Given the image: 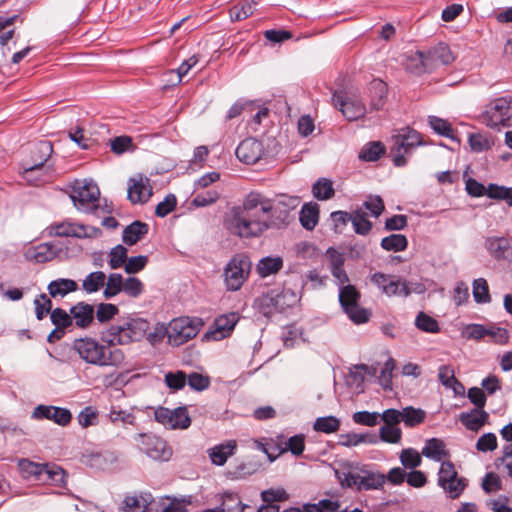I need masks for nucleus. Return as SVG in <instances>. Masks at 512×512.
I'll return each mask as SVG.
<instances>
[{
	"mask_svg": "<svg viewBox=\"0 0 512 512\" xmlns=\"http://www.w3.org/2000/svg\"><path fill=\"white\" fill-rule=\"evenodd\" d=\"M312 194L320 201L331 199L335 195L332 181L327 178L318 179L312 185Z\"/></svg>",
	"mask_w": 512,
	"mask_h": 512,
	"instance_id": "a19ab883",
	"label": "nucleus"
},
{
	"mask_svg": "<svg viewBox=\"0 0 512 512\" xmlns=\"http://www.w3.org/2000/svg\"><path fill=\"white\" fill-rule=\"evenodd\" d=\"M252 263L245 253H237L232 256L224 268L223 277L228 291H238L248 280Z\"/></svg>",
	"mask_w": 512,
	"mask_h": 512,
	"instance_id": "20e7f679",
	"label": "nucleus"
},
{
	"mask_svg": "<svg viewBox=\"0 0 512 512\" xmlns=\"http://www.w3.org/2000/svg\"><path fill=\"white\" fill-rule=\"evenodd\" d=\"M79 425L82 428H88L98 423V411L93 406H87L77 416Z\"/></svg>",
	"mask_w": 512,
	"mask_h": 512,
	"instance_id": "6e6d98bb",
	"label": "nucleus"
},
{
	"mask_svg": "<svg viewBox=\"0 0 512 512\" xmlns=\"http://www.w3.org/2000/svg\"><path fill=\"white\" fill-rule=\"evenodd\" d=\"M482 123L490 128L510 126L512 120V98L500 97L492 100L481 115Z\"/></svg>",
	"mask_w": 512,
	"mask_h": 512,
	"instance_id": "423d86ee",
	"label": "nucleus"
},
{
	"mask_svg": "<svg viewBox=\"0 0 512 512\" xmlns=\"http://www.w3.org/2000/svg\"><path fill=\"white\" fill-rule=\"evenodd\" d=\"M360 292L355 286L348 284L339 291V302L349 319L356 324H363L369 321L371 312L359 305Z\"/></svg>",
	"mask_w": 512,
	"mask_h": 512,
	"instance_id": "6e6552de",
	"label": "nucleus"
},
{
	"mask_svg": "<svg viewBox=\"0 0 512 512\" xmlns=\"http://www.w3.org/2000/svg\"><path fill=\"white\" fill-rule=\"evenodd\" d=\"M122 291L132 298H137L143 293L144 285L140 279L128 277L126 280L123 279Z\"/></svg>",
	"mask_w": 512,
	"mask_h": 512,
	"instance_id": "0e129e2a",
	"label": "nucleus"
},
{
	"mask_svg": "<svg viewBox=\"0 0 512 512\" xmlns=\"http://www.w3.org/2000/svg\"><path fill=\"white\" fill-rule=\"evenodd\" d=\"M148 178L140 177L138 180L131 178L128 187V199L136 203H146L152 196V188Z\"/></svg>",
	"mask_w": 512,
	"mask_h": 512,
	"instance_id": "aec40b11",
	"label": "nucleus"
},
{
	"mask_svg": "<svg viewBox=\"0 0 512 512\" xmlns=\"http://www.w3.org/2000/svg\"><path fill=\"white\" fill-rule=\"evenodd\" d=\"M391 139L393 145L390 147L389 156L392 158L393 164L396 167H403L407 164L405 155L411 153L414 148L411 147V144L405 141L401 143L400 136L397 134L393 135Z\"/></svg>",
	"mask_w": 512,
	"mask_h": 512,
	"instance_id": "b1692460",
	"label": "nucleus"
},
{
	"mask_svg": "<svg viewBox=\"0 0 512 512\" xmlns=\"http://www.w3.org/2000/svg\"><path fill=\"white\" fill-rule=\"evenodd\" d=\"M111 151L121 155L133 148V140L128 135L117 136L110 140Z\"/></svg>",
	"mask_w": 512,
	"mask_h": 512,
	"instance_id": "680f3d73",
	"label": "nucleus"
},
{
	"mask_svg": "<svg viewBox=\"0 0 512 512\" xmlns=\"http://www.w3.org/2000/svg\"><path fill=\"white\" fill-rule=\"evenodd\" d=\"M134 440L139 451L154 461L167 462L173 456L172 446L154 433H138Z\"/></svg>",
	"mask_w": 512,
	"mask_h": 512,
	"instance_id": "39448f33",
	"label": "nucleus"
},
{
	"mask_svg": "<svg viewBox=\"0 0 512 512\" xmlns=\"http://www.w3.org/2000/svg\"><path fill=\"white\" fill-rule=\"evenodd\" d=\"M43 464H39L28 459H21L18 463V468L21 476L28 481H35L40 483Z\"/></svg>",
	"mask_w": 512,
	"mask_h": 512,
	"instance_id": "f704fd0d",
	"label": "nucleus"
},
{
	"mask_svg": "<svg viewBox=\"0 0 512 512\" xmlns=\"http://www.w3.org/2000/svg\"><path fill=\"white\" fill-rule=\"evenodd\" d=\"M426 55L431 68L437 64L448 65L455 59L449 45L443 42H440L431 48Z\"/></svg>",
	"mask_w": 512,
	"mask_h": 512,
	"instance_id": "5701e85b",
	"label": "nucleus"
},
{
	"mask_svg": "<svg viewBox=\"0 0 512 512\" xmlns=\"http://www.w3.org/2000/svg\"><path fill=\"white\" fill-rule=\"evenodd\" d=\"M396 367V361L389 358L382 368L379 376V383L385 390L392 389V372Z\"/></svg>",
	"mask_w": 512,
	"mask_h": 512,
	"instance_id": "e2e57ef3",
	"label": "nucleus"
},
{
	"mask_svg": "<svg viewBox=\"0 0 512 512\" xmlns=\"http://www.w3.org/2000/svg\"><path fill=\"white\" fill-rule=\"evenodd\" d=\"M149 329L150 323L146 319L128 316L103 331L101 340L109 346L129 345L142 341Z\"/></svg>",
	"mask_w": 512,
	"mask_h": 512,
	"instance_id": "f03ea898",
	"label": "nucleus"
},
{
	"mask_svg": "<svg viewBox=\"0 0 512 512\" xmlns=\"http://www.w3.org/2000/svg\"><path fill=\"white\" fill-rule=\"evenodd\" d=\"M53 151L52 144L49 141H40L31 146V161L23 165L24 174L28 178L29 174L35 170L41 169L51 156Z\"/></svg>",
	"mask_w": 512,
	"mask_h": 512,
	"instance_id": "4468645a",
	"label": "nucleus"
},
{
	"mask_svg": "<svg viewBox=\"0 0 512 512\" xmlns=\"http://www.w3.org/2000/svg\"><path fill=\"white\" fill-rule=\"evenodd\" d=\"M385 483V475L375 472H364L360 474L358 490L379 489Z\"/></svg>",
	"mask_w": 512,
	"mask_h": 512,
	"instance_id": "ea45409f",
	"label": "nucleus"
},
{
	"mask_svg": "<svg viewBox=\"0 0 512 512\" xmlns=\"http://www.w3.org/2000/svg\"><path fill=\"white\" fill-rule=\"evenodd\" d=\"M283 267L281 257H265L259 261L256 270L260 277H267L277 273Z\"/></svg>",
	"mask_w": 512,
	"mask_h": 512,
	"instance_id": "e433bc0d",
	"label": "nucleus"
},
{
	"mask_svg": "<svg viewBox=\"0 0 512 512\" xmlns=\"http://www.w3.org/2000/svg\"><path fill=\"white\" fill-rule=\"evenodd\" d=\"M236 447V441L230 440L209 449V457L212 463L217 466L224 465L228 457L234 454Z\"/></svg>",
	"mask_w": 512,
	"mask_h": 512,
	"instance_id": "c85d7f7f",
	"label": "nucleus"
},
{
	"mask_svg": "<svg viewBox=\"0 0 512 512\" xmlns=\"http://www.w3.org/2000/svg\"><path fill=\"white\" fill-rule=\"evenodd\" d=\"M187 376L183 371L168 372L165 375V383L172 390H181L185 387Z\"/></svg>",
	"mask_w": 512,
	"mask_h": 512,
	"instance_id": "774afa93",
	"label": "nucleus"
},
{
	"mask_svg": "<svg viewBox=\"0 0 512 512\" xmlns=\"http://www.w3.org/2000/svg\"><path fill=\"white\" fill-rule=\"evenodd\" d=\"M380 245L386 251L401 252L407 249L408 240L403 234H391L384 237Z\"/></svg>",
	"mask_w": 512,
	"mask_h": 512,
	"instance_id": "37998d69",
	"label": "nucleus"
},
{
	"mask_svg": "<svg viewBox=\"0 0 512 512\" xmlns=\"http://www.w3.org/2000/svg\"><path fill=\"white\" fill-rule=\"evenodd\" d=\"M42 468L40 483L57 486L64 484L65 471L61 467L57 465L43 464Z\"/></svg>",
	"mask_w": 512,
	"mask_h": 512,
	"instance_id": "7c9ffc66",
	"label": "nucleus"
},
{
	"mask_svg": "<svg viewBox=\"0 0 512 512\" xmlns=\"http://www.w3.org/2000/svg\"><path fill=\"white\" fill-rule=\"evenodd\" d=\"M332 102L348 121L358 120L366 113V107L360 100L347 98L343 92L335 91Z\"/></svg>",
	"mask_w": 512,
	"mask_h": 512,
	"instance_id": "9b49d317",
	"label": "nucleus"
},
{
	"mask_svg": "<svg viewBox=\"0 0 512 512\" xmlns=\"http://www.w3.org/2000/svg\"><path fill=\"white\" fill-rule=\"evenodd\" d=\"M127 249L122 245H117L109 253V266L111 269H118L125 265L127 261Z\"/></svg>",
	"mask_w": 512,
	"mask_h": 512,
	"instance_id": "4d7b16f0",
	"label": "nucleus"
},
{
	"mask_svg": "<svg viewBox=\"0 0 512 512\" xmlns=\"http://www.w3.org/2000/svg\"><path fill=\"white\" fill-rule=\"evenodd\" d=\"M438 484L441 486L450 497L458 498L467 486L465 478H459L454 464L449 461H442L438 473Z\"/></svg>",
	"mask_w": 512,
	"mask_h": 512,
	"instance_id": "1a4fd4ad",
	"label": "nucleus"
},
{
	"mask_svg": "<svg viewBox=\"0 0 512 512\" xmlns=\"http://www.w3.org/2000/svg\"><path fill=\"white\" fill-rule=\"evenodd\" d=\"M380 439L383 442L396 444L402 437V431L396 426L384 425L379 430Z\"/></svg>",
	"mask_w": 512,
	"mask_h": 512,
	"instance_id": "69168bd1",
	"label": "nucleus"
},
{
	"mask_svg": "<svg viewBox=\"0 0 512 512\" xmlns=\"http://www.w3.org/2000/svg\"><path fill=\"white\" fill-rule=\"evenodd\" d=\"M203 321L200 318L180 317L173 319L168 327V341L172 346H181L197 336Z\"/></svg>",
	"mask_w": 512,
	"mask_h": 512,
	"instance_id": "0eeeda50",
	"label": "nucleus"
},
{
	"mask_svg": "<svg viewBox=\"0 0 512 512\" xmlns=\"http://www.w3.org/2000/svg\"><path fill=\"white\" fill-rule=\"evenodd\" d=\"M319 205L315 202L305 203L299 213V220L303 228L312 231L319 221Z\"/></svg>",
	"mask_w": 512,
	"mask_h": 512,
	"instance_id": "cd10ccee",
	"label": "nucleus"
},
{
	"mask_svg": "<svg viewBox=\"0 0 512 512\" xmlns=\"http://www.w3.org/2000/svg\"><path fill=\"white\" fill-rule=\"evenodd\" d=\"M73 349L82 360L97 366H119L125 359L121 349L114 348L107 354L105 346L92 338L76 339Z\"/></svg>",
	"mask_w": 512,
	"mask_h": 512,
	"instance_id": "7ed1b4c3",
	"label": "nucleus"
},
{
	"mask_svg": "<svg viewBox=\"0 0 512 512\" xmlns=\"http://www.w3.org/2000/svg\"><path fill=\"white\" fill-rule=\"evenodd\" d=\"M429 124H430L431 128L439 135H442V136H445V137L451 138V139L454 138L453 128L448 121L438 118L436 116H430Z\"/></svg>",
	"mask_w": 512,
	"mask_h": 512,
	"instance_id": "052dcab7",
	"label": "nucleus"
},
{
	"mask_svg": "<svg viewBox=\"0 0 512 512\" xmlns=\"http://www.w3.org/2000/svg\"><path fill=\"white\" fill-rule=\"evenodd\" d=\"M298 202V198H289L288 203L284 201H279L277 204H273L272 206L277 209L276 212H269L268 214L264 215L265 222L268 225V229L275 227V228H282L289 224L290 222V214L289 210L296 207Z\"/></svg>",
	"mask_w": 512,
	"mask_h": 512,
	"instance_id": "dca6fc26",
	"label": "nucleus"
},
{
	"mask_svg": "<svg viewBox=\"0 0 512 512\" xmlns=\"http://www.w3.org/2000/svg\"><path fill=\"white\" fill-rule=\"evenodd\" d=\"M77 288V283L71 279H57L48 285V291L52 297L65 296L69 292L76 291Z\"/></svg>",
	"mask_w": 512,
	"mask_h": 512,
	"instance_id": "58836bf2",
	"label": "nucleus"
},
{
	"mask_svg": "<svg viewBox=\"0 0 512 512\" xmlns=\"http://www.w3.org/2000/svg\"><path fill=\"white\" fill-rule=\"evenodd\" d=\"M406 69L417 75H421L431 69L426 53L416 51L409 56L406 62Z\"/></svg>",
	"mask_w": 512,
	"mask_h": 512,
	"instance_id": "473e14b6",
	"label": "nucleus"
},
{
	"mask_svg": "<svg viewBox=\"0 0 512 512\" xmlns=\"http://www.w3.org/2000/svg\"><path fill=\"white\" fill-rule=\"evenodd\" d=\"M371 110L379 111L386 103L388 86L380 80L374 79L368 86Z\"/></svg>",
	"mask_w": 512,
	"mask_h": 512,
	"instance_id": "4be33fe9",
	"label": "nucleus"
},
{
	"mask_svg": "<svg viewBox=\"0 0 512 512\" xmlns=\"http://www.w3.org/2000/svg\"><path fill=\"white\" fill-rule=\"evenodd\" d=\"M438 379L443 386L452 388L458 392L456 385L461 386V382L455 377V371L451 365H442L438 370Z\"/></svg>",
	"mask_w": 512,
	"mask_h": 512,
	"instance_id": "49530a36",
	"label": "nucleus"
},
{
	"mask_svg": "<svg viewBox=\"0 0 512 512\" xmlns=\"http://www.w3.org/2000/svg\"><path fill=\"white\" fill-rule=\"evenodd\" d=\"M274 295L279 313L293 307L299 301L298 294L290 288H283L279 292L274 291Z\"/></svg>",
	"mask_w": 512,
	"mask_h": 512,
	"instance_id": "4c0bfd02",
	"label": "nucleus"
},
{
	"mask_svg": "<svg viewBox=\"0 0 512 512\" xmlns=\"http://www.w3.org/2000/svg\"><path fill=\"white\" fill-rule=\"evenodd\" d=\"M461 423L470 431H478L487 421L488 413L475 408L470 412H462L459 416Z\"/></svg>",
	"mask_w": 512,
	"mask_h": 512,
	"instance_id": "bb28decb",
	"label": "nucleus"
},
{
	"mask_svg": "<svg viewBox=\"0 0 512 512\" xmlns=\"http://www.w3.org/2000/svg\"><path fill=\"white\" fill-rule=\"evenodd\" d=\"M123 289V277L119 273H112L107 278L104 297L110 299L119 294Z\"/></svg>",
	"mask_w": 512,
	"mask_h": 512,
	"instance_id": "8fccbe9b",
	"label": "nucleus"
},
{
	"mask_svg": "<svg viewBox=\"0 0 512 512\" xmlns=\"http://www.w3.org/2000/svg\"><path fill=\"white\" fill-rule=\"evenodd\" d=\"M106 275L102 271H95L86 276L82 286L87 293L97 292L104 284Z\"/></svg>",
	"mask_w": 512,
	"mask_h": 512,
	"instance_id": "de8ad7c7",
	"label": "nucleus"
},
{
	"mask_svg": "<svg viewBox=\"0 0 512 512\" xmlns=\"http://www.w3.org/2000/svg\"><path fill=\"white\" fill-rule=\"evenodd\" d=\"M275 300L274 290H272L258 297L255 301V305L262 315L270 317L275 313H279Z\"/></svg>",
	"mask_w": 512,
	"mask_h": 512,
	"instance_id": "c9c22d12",
	"label": "nucleus"
},
{
	"mask_svg": "<svg viewBox=\"0 0 512 512\" xmlns=\"http://www.w3.org/2000/svg\"><path fill=\"white\" fill-rule=\"evenodd\" d=\"M340 420L335 416L319 417L313 424V429L317 432L331 434L335 433L340 428Z\"/></svg>",
	"mask_w": 512,
	"mask_h": 512,
	"instance_id": "a18cd8bd",
	"label": "nucleus"
},
{
	"mask_svg": "<svg viewBox=\"0 0 512 512\" xmlns=\"http://www.w3.org/2000/svg\"><path fill=\"white\" fill-rule=\"evenodd\" d=\"M154 418L168 429H187L191 425V418L186 407L171 410L160 406L155 410Z\"/></svg>",
	"mask_w": 512,
	"mask_h": 512,
	"instance_id": "9d476101",
	"label": "nucleus"
},
{
	"mask_svg": "<svg viewBox=\"0 0 512 512\" xmlns=\"http://www.w3.org/2000/svg\"><path fill=\"white\" fill-rule=\"evenodd\" d=\"M416 327L424 332L438 333L440 326L438 321L424 312H419L415 319Z\"/></svg>",
	"mask_w": 512,
	"mask_h": 512,
	"instance_id": "09e8293b",
	"label": "nucleus"
},
{
	"mask_svg": "<svg viewBox=\"0 0 512 512\" xmlns=\"http://www.w3.org/2000/svg\"><path fill=\"white\" fill-rule=\"evenodd\" d=\"M402 421L406 427H415L424 422L426 418V412L420 408H414L408 406L401 411Z\"/></svg>",
	"mask_w": 512,
	"mask_h": 512,
	"instance_id": "c03bdc74",
	"label": "nucleus"
},
{
	"mask_svg": "<svg viewBox=\"0 0 512 512\" xmlns=\"http://www.w3.org/2000/svg\"><path fill=\"white\" fill-rule=\"evenodd\" d=\"M402 465L409 469H414L421 464L420 454L412 448L403 449L400 455Z\"/></svg>",
	"mask_w": 512,
	"mask_h": 512,
	"instance_id": "338daca9",
	"label": "nucleus"
},
{
	"mask_svg": "<svg viewBox=\"0 0 512 512\" xmlns=\"http://www.w3.org/2000/svg\"><path fill=\"white\" fill-rule=\"evenodd\" d=\"M305 449V436L303 434H297L290 437L283 449L280 450V453L290 451L295 456H300Z\"/></svg>",
	"mask_w": 512,
	"mask_h": 512,
	"instance_id": "13d9d810",
	"label": "nucleus"
},
{
	"mask_svg": "<svg viewBox=\"0 0 512 512\" xmlns=\"http://www.w3.org/2000/svg\"><path fill=\"white\" fill-rule=\"evenodd\" d=\"M332 229L335 233L341 234L346 228L348 222H352V213L346 211H334L330 215Z\"/></svg>",
	"mask_w": 512,
	"mask_h": 512,
	"instance_id": "603ef678",
	"label": "nucleus"
},
{
	"mask_svg": "<svg viewBox=\"0 0 512 512\" xmlns=\"http://www.w3.org/2000/svg\"><path fill=\"white\" fill-rule=\"evenodd\" d=\"M352 225L355 233L362 236L368 235L373 227L367 212L362 208H357L352 212Z\"/></svg>",
	"mask_w": 512,
	"mask_h": 512,
	"instance_id": "72a5a7b5",
	"label": "nucleus"
},
{
	"mask_svg": "<svg viewBox=\"0 0 512 512\" xmlns=\"http://www.w3.org/2000/svg\"><path fill=\"white\" fill-rule=\"evenodd\" d=\"M70 315L72 320H75L76 326L86 328L93 321L94 308L90 304L79 302L71 307Z\"/></svg>",
	"mask_w": 512,
	"mask_h": 512,
	"instance_id": "393cba45",
	"label": "nucleus"
},
{
	"mask_svg": "<svg viewBox=\"0 0 512 512\" xmlns=\"http://www.w3.org/2000/svg\"><path fill=\"white\" fill-rule=\"evenodd\" d=\"M356 424L368 427H374L379 423L380 414L378 412L358 411L352 416Z\"/></svg>",
	"mask_w": 512,
	"mask_h": 512,
	"instance_id": "bf43d9fd",
	"label": "nucleus"
},
{
	"mask_svg": "<svg viewBox=\"0 0 512 512\" xmlns=\"http://www.w3.org/2000/svg\"><path fill=\"white\" fill-rule=\"evenodd\" d=\"M386 153L385 145L380 141H371L365 144L360 152L359 159L365 162H375Z\"/></svg>",
	"mask_w": 512,
	"mask_h": 512,
	"instance_id": "2f4dec72",
	"label": "nucleus"
},
{
	"mask_svg": "<svg viewBox=\"0 0 512 512\" xmlns=\"http://www.w3.org/2000/svg\"><path fill=\"white\" fill-rule=\"evenodd\" d=\"M421 454L426 458L437 462H440L449 456V452L445 449V443L438 438H431L427 440Z\"/></svg>",
	"mask_w": 512,
	"mask_h": 512,
	"instance_id": "c756f323",
	"label": "nucleus"
},
{
	"mask_svg": "<svg viewBox=\"0 0 512 512\" xmlns=\"http://www.w3.org/2000/svg\"><path fill=\"white\" fill-rule=\"evenodd\" d=\"M473 297L477 303H489L491 296L489 286L484 278H478L473 282Z\"/></svg>",
	"mask_w": 512,
	"mask_h": 512,
	"instance_id": "3c124183",
	"label": "nucleus"
},
{
	"mask_svg": "<svg viewBox=\"0 0 512 512\" xmlns=\"http://www.w3.org/2000/svg\"><path fill=\"white\" fill-rule=\"evenodd\" d=\"M276 212L272 201L259 192H250L241 206L231 210V216L225 220L228 231L240 238H255L268 230L264 215Z\"/></svg>",
	"mask_w": 512,
	"mask_h": 512,
	"instance_id": "f257e3e1",
	"label": "nucleus"
},
{
	"mask_svg": "<svg viewBox=\"0 0 512 512\" xmlns=\"http://www.w3.org/2000/svg\"><path fill=\"white\" fill-rule=\"evenodd\" d=\"M58 254L55 246L50 243H41L30 247L25 252V258L36 263H45L53 260Z\"/></svg>",
	"mask_w": 512,
	"mask_h": 512,
	"instance_id": "412c9836",
	"label": "nucleus"
},
{
	"mask_svg": "<svg viewBox=\"0 0 512 512\" xmlns=\"http://www.w3.org/2000/svg\"><path fill=\"white\" fill-rule=\"evenodd\" d=\"M49 236L58 237H75V238H88L92 234L87 232V227L83 224H76L68 221L54 223L47 228Z\"/></svg>",
	"mask_w": 512,
	"mask_h": 512,
	"instance_id": "6ab92c4d",
	"label": "nucleus"
},
{
	"mask_svg": "<svg viewBox=\"0 0 512 512\" xmlns=\"http://www.w3.org/2000/svg\"><path fill=\"white\" fill-rule=\"evenodd\" d=\"M239 320L237 313L224 314L215 319L213 327L203 335L205 341H220L230 335Z\"/></svg>",
	"mask_w": 512,
	"mask_h": 512,
	"instance_id": "f8f14e48",
	"label": "nucleus"
},
{
	"mask_svg": "<svg viewBox=\"0 0 512 512\" xmlns=\"http://www.w3.org/2000/svg\"><path fill=\"white\" fill-rule=\"evenodd\" d=\"M247 506L244 505L237 493L225 492L222 497V503L219 512H244Z\"/></svg>",
	"mask_w": 512,
	"mask_h": 512,
	"instance_id": "79ce46f5",
	"label": "nucleus"
},
{
	"mask_svg": "<svg viewBox=\"0 0 512 512\" xmlns=\"http://www.w3.org/2000/svg\"><path fill=\"white\" fill-rule=\"evenodd\" d=\"M31 417L37 420H51L60 426H67L72 420V414L69 409L42 404L34 408Z\"/></svg>",
	"mask_w": 512,
	"mask_h": 512,
	"instance_id": "f3484780",
	"label": "nucleus"
},
{
	"mask_svg": "<svg viewBox=\"0 0 512 512\" xmlns=\"http://www.w3.org/2000/svg\"><path fill=\"white\" fill-rule=\"evenodd\" d=\"M99 195L100 191L98 186L88 183L79 187H74L71 199L77 209L89 210L96 207Z\"/></svg>",
	"mask_w": 512,
	"mask_h": 512,
	"instance_id": "ddd939ff",
	"label": "nucleus"
},
{
	"mask_svg": "<svg viewBox=\"0 0 512 512\" xmlns=\"http://www.w3.org/2000/svg\"><path fill=\"white\" fill-rule=\"evenodd\" d=\"M488 197L495 200H505L512 207V188L491 183L489 184Z\"/></svg>",
	"mask_w": 512,
	"mask_h": 512,
	"instance_id": "864d4df0",
	"label": "nucleus"
},
{
	"mask_svg": "<svg viewBox=\"0 0 512 512\" xmlns=\"http://www.w3.org/2000/svg\"><path fill=\"white\" fill-rule=\"evenodd\" d=\"M334 253L336 252L334 251ZM343 265L344 259L341 254H333L331 256V274L338 279L341 284L349 281Z\"/></svg>",
	"mask_w": 512,
	"mask_h": 512,
	"instance_id": "5fc2aeb1",
	"label": "nucleus"
},
{
	"mask_svg": "<svg viewBox=\"0 0 512 512\" xmlns=\"http://www.w3.org/2000/svg\"><path fill=\"white\" fill-rule=\"evenodd\" d=\"M485 248L494 259L505 260L512 264V238L488 237L485 240Z\"/></svg>",
	"mask_w": 512,
	"mask_h": 512,
	"instance_id": "a211bd4d",
	"label": "nucleus"
},
{
	"mask_svg": "<svg viewBox=\"0 0 512 512\" xmlns=\"http://www.w3.org/2000/svg\"><path fill=\"white\" fill-rule=\"evenodd\" d=\"M148 230L149 226L147 223L136 220L125 227L122 240L128 246L135 245L148 233Z\"/></svg>",
	"mask_w": 512,
	"mask_h": 512,
	"instance_id": "a878e982",
	"label": "nucleus"
},
{
	"mask_svg": "<svg viewBox=\"0 0 512 512\" xmlns=\"http://www.w3.org/2000/svg\"><path fill=\"white\" fill-rule=\"evenodd\" d=\"M237 158L247 164L257 163L264 154L263 143L255 138L249 137L240 142L236 148Z\"/></svg>",
	"mask_w": 512,
	"mask_h": 512,
	"instance_id": "2eb2a0df",
	"label": "nucleus"
}]
</instances>
